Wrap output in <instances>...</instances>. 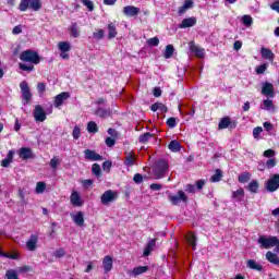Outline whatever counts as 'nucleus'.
<instances>
[{"mask_svg": "<svg viewBox=\"0 0 279 279\" xmlns=\"http://www.w3.org/2000/svg\"><path fill=\"white\" fill-rule=\"evenodd\" d=\"M58 49L63 53H68V51L71 50V44H69L68 41H60L58 44Z\"/></svg>", "mask_w": 279, "mask_h": 279, "instance_id": "nucleus-35", "label": "nucleus"}, {"mask_svg": "<svg viewBox=\"0 0 279 279\" xmlns=\"http://www.w3.org/2000/svg\"><path fill=\"white\" fill-rule=\"evenodd\" d=\"M114 138L116 137H107L105 140L107 147H114V145H117V141Z\"/></svg>", "mask_w": 279, "mask_h": 279, "instance_id": "nucleus-53", "label": "nucleus"}, {"mask_svg": "<svg viewBox=\"0 0 279 279\" xmlns=\"http://www.w3.org/2000/svg\"><path fill=\"white\" fill-rule=\"evenodd\" d=\"M250 178H252V174L250 172H244L238 177V181L240 184H245L246 182H250Z\"/></svg>", "mask_w": 279, "mask_h": 279, "instance_id": "nucleus-38", "label": "nucleus"}, {"mask_svg": "<svg viewBox=\"0 0 279 279\" xmlns=\"http://www.w3.org/2000/svg\"><path fill=\"white\" fill-rule=\"evenodd\" d=\"M266 259L268 260V263H271V265H277V267H279V257L276 252L274 253L271 251H268L266 253Z\"/></svg>", "mask_w": 279, "mask_h": 279, "instance_id": "nucleus-24", "label": "nucleus"}, {"mask_svg": "<svg viewBox=\"0 0 279 279\" xmlns=\"http://www.w3.org/2000/svg\"><path fill=\"white\" fill-rule=\"evenodd\" d=\"M118 193L112 191V190H108L106 192H104V194L100 197V203L104 206H108V204H110V202H114V199H117L118 197Z\"/></svg>", "mask_w": 279, "mask_h": 279, "instance_id": "nucleus-8", "label": "nucleus"}, {"mask_svg": "<svg viewBox=\"0 0 279 279\" xmlns=\"http://www.w3.org/2000/svg\"><path fill=\"white\" fill-rule=\"evenodd\" d=\"M92 173L96 175V178H101V166H99V163H94L92 166Z\"/></svg>", "mask_w": 279, "mask_h": 279, "instance_id": "nucleus-41", "label": "nucleus"}, {"mask_svg": "<svg viewBox=\"0 0 279 279\" xmlns=\"http://www.w3.org/2000/svg\"><path fill=\"white\" fill-rule=\"evenodd\" d=\"M70 202L72 206H84V202H82V196H80V193L77 191H73L70 196Z\"/></svg>", "mask_w": 279, "mask_h": 279, "instance_id": "nucleus-20", "label": "nucleus"}, {"mask_svg": "<svg viewBox=\"0 0 279 279\" xmlns=\"http://www.w3.org/2000/svg\"><path fill=\"white\" fill-rule=\"evenodd\" d=\"M31 10H34V12H38L43 8V2L40 0H31Z\"/></svg>", "mask_w": 279, "mask_h": 279, "instance_id": "nucleus-39", "label": "nucleus"}, {"mask_svg": "<svg viewBox=\"0 0 279 279\" xmlns=\"http://www.w3.org/2000/svg\"><path fill=\"white\" fill-rule=\"evenodd\" d=\"M168 199H169L170 204H172V206H178V204H180V202H183V204L189 203V196H186V193H184V191H182V190L179 191L177 195L169 194Z\"/></svg>", "mask_w": 279, "mask_h": 279, "instance_id": "nucleus-5", "label": "nucleus"}, {"mask_svg": "<svg viewBox=\"0 0 279 279\" xmlns=\"http://www.w3.org/2000/svg\"><path fill=\"white\" fill-rule=\"evenodd\" d=\"M279 189V174H274L266 182V190L269 193H276Z\"/></svg>", "mask_w": 279, "mask_h": 279, "instance_id": "nucleus-7", "label": "nucleus"}, {"mask_svg": "<svg viewBox=\"0 0 279 279\" xmlns=\"http://www.w3.org/2000/svg\"><path fill=\"white\" fill-rule=\"evenodd\" d=\"M271 10H274L275 12H278L279 14V0L275 1L271 5H270Z\"/></svg>", "mask_w": 279, "mask_h": 279, "instance_id": "nucleus-64", "label": "nucleus"}, {"mask_svg": "<svg viewBox=\"0 0 279 279\" xmlns=\"http://www.w3.org/2000/svg\"><path fill=\"white\" fill-rule=\"evenodd\" d=\"M87 132H89V134H97V132H99V126H97L95 121L87 123Z\"/></svg>", "mask_w": 279, "mask_h": 279, "instance_id": "nucleus-36", "label": "nucleus"}, {"mask_svg": "<svg viewBox=\"0 0 279 279\" xmlns=\"http://www.w3.org/2000/svg\"><path fill=\"white\" fill-rule=\"evenodd\" d=\"M70 36H72V38H80V27L76 22L72 23L70 26Z\"/></svg>", "mask_w": 279, "mask_h": 279, "instance_id": "nucleus-32", "label": "nucleus"}, {"mask_svg": "<svg viewBox=\"0 0 279 279\" xmlns=\"http://www.w3.org/2000/svg\"><path fill=\"white\" fill-rule=\"evenodd\" d=\"M168 148L175 154L182 149V144L174 140L169 143Z\"/></svg>", "mask_w": 279, "mask_h": 279, "instance_id": "nucleus-31", "label": "nucleus"}, {"mask_svg": "<svg viewBox=\"0 0 279 279\" xmlns=\"http://www.w3.org/2000/svg\"><path fill=\"white\" fill-rule=\"evenodd\" d=\"M84 155L86 160H90V161L104 160V157L101 155L97 154L95 150H92V149H85Z\"/></svg>", "mask_w": 279, "mask_h": 279, "instance_id": "nucleus-15", "label": "nucleus"}, {"mask_svg": "<svg viewBox=\"0 0 279 279\" xmlns=\"http://www.w3.org/2000/svg\"><path fill=\"white\" fill-rule=\"evenodd\" d=\"M186 241L191 245L192 250H197V235L193 232H189L186 235Z\"/></svg>", "mask_w": 279, "mask_h": 279, "instance_id": "nucleus-25", "label": "nucleus"}, {"mask_svg": "<svg viewBox=\"0 0 279 279\" xmlns=\"http://www.w3.org/2000/svg\"><path fill=\"white\" fill-rule=\"evenodd\" d=\"M195 25H197V17H186L179 24V29H189V27H195Z\"/></svg>", "mask_w": 279, "mask_h": 279, "instance_id": "nucleus-11", "label": "nucleus"}, {"mask_svg": "<svg viewBox=\"0 0 279 279\" xmlns=\"http://www.w3.org/2000/svg\"><path fill=\"white\" fill-rule=\"evenodd\" d=\"M112 169V161H105L102 163V170L106 171L107 173H110V170Z\"/></svg>", "mask_w": 279, "mask_h": 279, "instance_id": "nucleus-52", "label": "nucleus"}, {"mask_svg": "<svg viewBox=\"0 0 279 279\" xmlns=\"http://www.w3.org/2000/svg\"><path fill=\"white\" fill-rule=\"evenodd\" d=\"M69 97H71V94H69L68 92H62L57 95L53 100L54 108H60V106H62V104H64V101H66Z\"/></svg>", "mask_w": 279, "mask_h": 279, "instance_id": "nucleus-12", "label": "nucleus"}, {"mask_svg": "<svg viewBox=\"0 0 279 279\" xmlns=\"http://www.w3.org/2000/svg\"><path fill=\"white\" fill-rule=\"evenodd\" d=\"M31 3L32 0H21L19 5L20 12H27V10H29Z\"/></svg>", "mask_w": 279, "mask_h": 279, "instance_id": "nucleus-37", "label": "nucleus"}, {"mask_svg": "<svg viewBox=\"0 0 279 279\" xmlns=\"http://www.w3.org/2000/svg\"><path fill=\"white\" fill-rule=\"evenodd\" d=\"M147 45L148 47H158V45H160V39L158 37H151L149 39H147Z\"/></svg>", "mask_w": 279, "mask_h": 279, "instance_id": "nucleus-43", "label": "nucleus"}, {"mask_svg": "<svg viewBox=\"0 0 279 279\" xmlns=\"http://www.w3.org/2000/svg\"><path fill=\"white\" fill-rule=\"evenodd\" d=\"M133 181L135 182V184H141L143 183V174L141 173H135L133 177Z\"/></svg>", "mask_w": 279, "mask_h": 279, "instance_id": "nucleus-61", "label": "nucleus"}, {"mask_svg": "<svg viewBox=\"0 0 279 279\" xmlns=\"http://www.w3.org/2000/svg\"><path fill=\"white\" fill-rule=\"evenodd\" d=\"M20 60L22 62H28L29 64H40V54L35 50L27 49L20 53Z\"/></svg>", "mask_w": 279, "mask_h": 279, "instance_id": "nucleus-2", "label": "nucleus"}, {"mask_svg": "<svg viewBox=\"0 0 279 279\" xmlns=\"http://www.w3.org/2000/svg\"><path fill=\"white\" fill-rule=\"evenodd\" d=\"M149 271V266H137L133 268V276H141V274H147Z\"/></svg>", "mask_w": 279, "mask_h": 279, "instance_id": "nucleus-34", "label": "nucleus"}, {"mask_svg": "<svg viewBox=\"0 0 279 279\" xmlns=\"http://www.w3.org/2000/svg\"><path fill=\"white\" fill-rule=\"evenodd\" d=\"M243 197H245V190H243V187H240L239 190L232 192L233 199H236L238 202H243Z\"/></svg>", "mask_w": 279, "mask_h": 279, "instance_id": "nucleus-28", "label": "nucleus"}, {"mask_svg": "<svg viewBox=\"0 0 279 279\" xmlns=\"http://www.w3.org/2000/svg\"><path fill=\"white\" fill-rule=\"evenodd\" d=\"M96 117H99L100 119H107L108 117H112V109L110 108H102L98 107L95 111Z\"/></svg>", "mask_w": 279, "mask_h": 279, "instance_id": "nucleus-19", "label": "nucleus"}, {"mask_svg": "<svg viewBox=\"0 0 279 279\" xmlns=\"http://www.w3.org/2000/svg\"><path fill=\"white\" fill-rule=\"evenodd\" d=\"M247 191H250V193H258V189H260V183H258V181L256 180H252L248 185H247Z\"/></svg>", "mask_w": 279, "mask_h": 279, "instance_id": "nucleus-26", "label": "nucleus"}, {"mask_svg": "<svg viewBox=\"0 0 279 279\" xmlns=\"http://www.w3.org/2000/svg\"><path fill=\"white\" fill-rule=\"evenodd\" d=\"M221 178H223V172L220 169H217L215 174L211 175L210 182H221Z\"/></svg>", "mask_w": 279, "mask_h": 279, "instance_id": "nucleus-40", "label": "nucleus"}, {"mask_svg": "<svg viewBox=\"0 0 279 279\" xmlns=\"http://www.w3.org/2000/svg\"><path fill=\"white\" fill-rule=\"evenodd\" d=\"M242 23L245 25V27H252L254 24V20L251 17V15H244L242 17Z\"/></svg>", "mask_w": 279, "mask_h": 279, "instance_id": "nucleus-42", "label": "nucleus"}, {"mask_svg": "<svg viewBox=\"0 0 279 279\" xmlns=\"http://www.w3.org/2000/svg\"><path fill=\"white\" fill-rule=\"evenodd\" d=\"M174 51H175V48H173V45H167L166 50L163 51V58H166V60L173 58Z\"/></svg>", "mask_w": 279, "mask_h": 279, "instance_id": "nucleus-33", "label": "nucleus"}, {"mask_svg": "<svg viewBox=\"0 0 279 279\" xmlns=\"http://www.w3.org/2000/svg\"><path fill=\"white\" fill-rule=\"evenodd\" d=\"M167 171H169V163L165 159L156 161L154 167V173L157 180H162Z\"/></svg>", "mask_w": 279, "mask_h": 279, "instance_id": "nucleus-3", "label": "nucleus"}, {"mask_svg": "<svg viewBox=\"0 0 279 279\" xmlns=\"http://www.w3.org/2000/svg\"><path fill=\"white\" fill-rule=\"evenodd\" d=\"M262 95L274 99V97H276V89L274 88V84L269 82L262 83Z\"/></svg>", "mask_w": 279, "mask_h": 279, "instance_id": "nucleus-9", "label": "nucleus"}, {"mask_svg": "<svg viewBox=\"0 0 279 279\" xmlns=\"http://www.w3.org/2000/svg\"><path fill=\"white\" fill-rule=\"evenodd\" d=\"M166 124L168 125V128H170V130H173V128H175V125H178V120L173 117L168 118L166 121Z\"/></svg>", "mask_w": 279, "mask_h": 279, "instance_id": "nucleus-47", "label": "nucleus"}, {"mask_svg": "<svg viewBox=\"0 0 279 279\" xmlns=\"http://www.w3.org/2000/svg\"><path fill=\"white\" fill-rule=\"evenodd\" d=\"M20 88L22 93V101L29 106L32 104L33 95H32V89L29 88V84H27V81H22L20 83Z\"/></svg>", "mask_w": 279, "mask_h": 279, "instance_id": "nucleus-4", "label": "nucleus"}, {"mask_svg": "<svg viewBox=\"0 0 279 279\" xmlns=\"http://www.w3.org/2000/svg\"><path fill=\"white\" fill-rule=\"evenodd\" d=\"M196 191H197V187L195 185H193V184L185 185L186 193H192L193 195H195Z\"/></svg>", "mask_w": 279, "mask_h": 279, "instance_id": "nucleus-51", "label": "nucleus"}, {"mask_svg": "<svg viewBox=\"0 0 279 279\" xmlns=\"http://www.w3.org/2000/svg\"><path fill=\"white\" fill-rule=\"evenodd\" d=\"M7 279H19V275L14 270H7Z\"/></svg>", "mask_w": 279, "mask_h": 279, "instance_id": "nucleus-55", "label": "nucleus"}, {"mask_svg": "<svg viewBox=\"0 0 279 279\" xmlns=\"http://www.w3.org/2000/svg\"><path fill=\"white\" fill-rule=\"evenodd\" d=\"M33 117L35 121L39 123H44V121H47V112H45V109H43V106L40 105L35 106Z\"/></svg>", "mask_w": 279, "mask_h": 279, "instance_id": "nucleus-10", "label": "nucleus"}, {"mask_svg": "<svg viewBox=\"0 0 279 279\" xmlns=\"http://www.w3.org/2000/svg\"><path fill=\"white\" fill-rule=\"evenodd\" d=\"M58 165H60V159H58V157H53L50 160V167L51 169H58Z\"/></svg>", "mask_w": 279, "mask_h": 279, "instance_id": "nucleus-58", "label": "nucleus"}, {"mask_svg": "<svg viewBox=\"0 0 279 279\" xmlns=\"http://www.w3.org/2000/svg\"><path fill=\"white\" fill-rule=\"evenodd\" d=\"M21 71H27L28 73H32L34 71V65H27L25 63H20Z\"/></svg>", "mask_w": 279, "mask_h": 279, "instance_id": "nucleus-50", "label": "nucleus"}, {"mask_svg": "<svg viewBox=\"0 0 279 279\" xmlns=\"http://www.w3.org/2000/svg\"><path fill=\"white\" fill-rule=\"evenodd\" d=\"M46 189H47V183H45V182H37L36 193H45Z\"/></svg>", "mask_w": 279, "mask_h": 279, "instance_id": "nucleus-48", "label": "nucleus"}, {"mask_svg": "<svg viewBox=\"0 0 279 279\" xmlns=\"http://www.w3.org/2000/svg\"><path fill=\"white\" fill-rule=\"evenodd\" d=\"M65 254L64 248H59L53 253V256L54 258H63Z\"/></svg>", "mask_w": 279, "mask_h": 279, "instance_id": "nucleus-57", "label": "nucleus"}, {"mask_svg": "<svg viewBox=\"0 0 279 279\" xmlns=\"http://www.w3.org/2000/svg\"><path fill=\"white\" fill-rule=\"evenodd\" d=\"M264 107L266 110H270V108H274V100L271 99L264 100Z\"/></svg>", "mask_w": 279, "mask_h": 279, "instance_id": "nucleus-63", "label": "nucleus"}, {"mask_svg": "<svg viewBox=\"0 0 279 279\" xmlns=\"http://www.w3.org/2000/svg\"><path fill=\"white\" fill-rule=\"evenodd\" d=\"M72 221L77 226L78 228H84V211H77L76 214L70 215Z\"/></svg>", "mask_w": 279, "mask_h": 279, "instance_id": "nucleus-13", "label": "nucleus"}, {"mask_svg": "<svg viewBox=\"0 0 279 279\" xmlns=\"http://www.w3.org/2000/svg\"><path fill=\"white\" fill-rule=\"evenodd\" d=\"M262 132H263V126H256V128L253 130V136H254V138H259Z\"/></svg>", "mask_w": 279, "mask_h": 279, "instance_id": "nucleus-56", "label": "nucleus"}, {"mask_svg": "<svg viewBox=\"0 0 279 279\" xmlns=\"http://www.w3.org/2000/svg\"><path fill=\"white\" fill-rule=\"evenodd\" d=\"M260 53H262V58H264L265 60H269L270 62H274V58H276V56L274 54V51H271V49L269 48L262 47Z\"/></svg>", "mask_w": 279, "mask_h": 279, "instance_id": "nucleus-22", "label": "nucleus"}, {"mask_svg": "<svg viewBox=\"0 0 279 279\" xmlns=\"http://www.w3.org/2000/svg\"><path fill=\"white\" fill-rule=\"evenodd\" d=\"M83 5H85V8H87V10L89 12H94L95 11V3H93V1L90 0H82Z\"/></svg>", "mask_w": 279, "mask_h": 279, "instance_id": "nucleus-46", "label": "nucleus"}, {"mask_svg": "<svg viewBox=\"0 0 279 279\" xmlns=\"http://www.w3.org/2000/svg\"><path fill=\"white\" fill-rule=\"evenodd\" d=\"M102 267H104L105 274H110V271H112V267H113L112 256L106 255L102 258Z\"/></svg>", "mask_w": 279, "mask_h": 279, "instance_id": "nucleus-16", "label": "nucleus"}, {"mask_svg": "<svg viewBox=\"0 0 279 279\" xmlns=\"http://www.w3.org/2000/svg\"><path fill=\"white\" fill-rule=\"evenodd\" d=\"M150 138H154V134H151L150 132H146L138 136V143H141L142 145H147Z\"/></svg>", "mask_w": 279, "mask_h": 279, "instance_id": "nucleus-30", "label": "nucleus"}, {"mask_svg": "<svg viewBox=\"0 0 279 279\" xmlns=\"http://www.w3.org/2000/svg\"><path fill=\"white\" fill-rule=\"evenodd\" d=\"M246 266L248 267V269H253L255 271H263V266L256 263L254 259H248L246 262Z\"/></svg>", "mask_w": 279, "mask_h": 279, "instance_id": "nucleus-29", "label": "nucleus"}, {"mask_svg": "<svg viewBox=\"0 0 279 279\" xmlns=\"http://www.w3.org/2000/svg\"><path fill=\"white\" fill-rule=\"evenodd\" d=\"M105 36L104 29H98L96 33H94V38H97V40H102Z\"/></svg>", "mask_w": 279, "mask_h": 279, "instance_id": "nucleus-62", "label": "nucleus"}, {"mask_svg": "<svg viewBox=\"0 0 279 279\" xmlns=\"http://www.w3.org/2000/svg\"><path fill=\"white\" fill-rule=\"evenodd\" d=\"M277 161L275 158H270L266 161L265 166L267 169H274V167H276Z\"/></svg>", "mask_w": 279, "mask_h": 279, "instance_id": "nucleus-49", "label": "nucleus"}, {"mask_svg": "<svg viewBox=\"0 0 279 279\" xmlns=\"http://www.w3.org/2000/svg\"><path fill=\"white\" fill-rule=\"evenodd\" d=\"M124 165H126L128 167L134 166V156L133 155L126 156Z\"/></svg>", "mask_w": 279, "mask_h": 279, "instance_id": "nucleus-59", "label": "nucleus"}, {"mask_svg": "<svg viewBox=\"0 0 279 279\" xmlns=\"http://www.w3.org/2000/svg\"><path fill=\"white\" fill-rule=\"evenodd\" d=\"M123 14L124 16H138V14H141V9H138V7H134V5H126L123 8Z\"/></svg>", "mask_w": 279, "mask_h": 279, "instance_id": "nucleus-14", "label": "nucleus"}, {"mask_svg": "<svg viewBox=\"0 0 279 279\" xmlns=\"http://www.w3.org/2000/svg\"><path fill=\"white\" fill-rule=\"evenodd\" d=\"M267 66H269V64L267 63H263L260 65H258L256 69H255V73L257 75H263L265 73V71H267Z\"/></svg>", "mask_w": 279, "mask_h": 279, "instance_id": "nucleus-44", "label": "nucleus"}, {"mask_svg": "<svg viewBox=\"0 0 279 279\" xmlns=\"http://www.w3.org/2000/svg\"><path fill=\"white\" fill-rule=\"evenodd\" d=\"M107 133L111 138H119V132H117V129L110 128Z\"/></svg>", "mask_w": 279, "mask_h": 279, "instance_id": "nucleus-54", "label": "nucleus"}, {"mask_svg": "<svg viewBox=\"0 0 279 279\" xmlns=\"http://www.w3.org/2000/svg\"><path fill=\"white\" fill-rule=\"evenodd\" d=\"M19 156L22 160H29L31 158H34V151H32V148L29 147H22L20 148Z\"/></svg>", "mask_w": 279, "mask_h": 279, "instance_id": "nucleus-18", "label": "nucleus"}, {"mask_svg": "<svg viewBox=\"0 0 279 279\" xmlns=\"http://www.w3.org/2000/svg\"><path fill=\"white\" fill-rule=\"evenodd\" d=\"M257 243L260 250H269L275 247L274 252L279 254V239L278 236H268L267 235H259L257 239Z\"/></svg>", "mask_w": 279, "mask_h": 279, "instance_id": "nucleus-1", "label": "nucleus"}, {"mask_svg": "<svg viewBox=\"0 0 279 279\" xmlns=\"http://www.w3.org/2000/svg\"><path fill=\"white\" fill-rule=\"evenodd\" d=\"M191 8H193V0H185L183 5L178 10L179 16H184V14H186L187 10H191Z\"/></svg>", "mask_w": 279, "mask_h": 279, "instance_id": "nucleus-21", "label": "nucleus"}, {"mask_svg": "<svg viewBox=\"0 0 279 279\" xmlns=\"http://www.w3.org/2000/svg\"><path fill=\"white\" fill-rule=\"evenodd\" d=\"M238 122L230 117H223L218 123V130H236Z\"/></svg>", "mask_w": 279, "mask_h": 279, "instance_id": "nucleus-6", "label": "nucleus"}, {"mask_svg": "<svg viewBox=\"0 0 279 279\" xmlns=\"http://www.w3.org/2000/svg\"><path fill=\"white\" fill-rule=\"evenodd\" d=\"M74 141H77L82 136V129L78 125H75L72 132Z\"/></svg>", "mask_w": 279, "mask_h": 279, "instance_id": "nucleus-45", "label": "nucleus"}, {"mask_svg": "<svg viewBox=\"0 0 279 279\" xmlns=\"http://www.w3.org/2000/svg\"><path fill=\"white\" fill-rule=\"evenodd\" d=\"M156 247V239H151L150 241L147 242L145 248H144V253L143 256L147 257L151 254V252H154V248Z\"/></svg>", "mask_w": 279, "mask_h": 279, "instance_id": "nucleus-23", "label": "nucleus"}, {"mask_svg": "<svg viewBox=\"0 0 279 279\" xmlns=\"http://www.w3.org/2000/svg\"><path fill=\"white\" fill-rule=\"evenodd\" d=\"M26 247L29 252H36V247H38V235L32 234L29 240L26 242Z\"/></svg>", "mask_w": 279, "mask_h": 279, "instance_id": "nucleus-17", "label": "nucleus"}, {"mask_svg": "<svg viewBox=\"0 0 279 279\" xmlns=\"http://www.w3.org/2000/svg\"><path fill=\"white\" fill-rule=\"evenodd\" d=\"M195 186L198 191H202V189H204V186H206V180H204V179L197 180Z\"/></svg>", "mask_w": 279, "mask_h": 279, "instance_id": "nucleus-60", "label": "nucleus"}, {"mask_svg": "<svg viewBox=\"0 0 279 279\" xmlns=\"http://www.w3.org/2000/svg\"><path fill=\"white\" fill-rule=\"evenodd\" d=\"M108 32H109V34H108L109 40H112V38H117V34H118L117 24H114L112 22L109 23L108 24Z\"/></svg>", "mask_w": 279, "mask_h": 279, "instance_id": "nucleus-27", "label": "nucleus"}]
</instances>
